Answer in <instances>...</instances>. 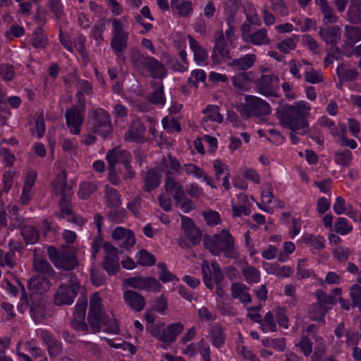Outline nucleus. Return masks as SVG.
Listing matches in <instances>:
<instances>
[{"mask_svg":"<svg viewBox=\"0 0 361 361\" xmlns=\"http://www.w3.org/2000/svg\"><path fill=\"white\" fill-rule=\"evenodd\" d=\"M310 106L305 101L295 102L293 105L281 104L276 110V117L283 127H286L300 135H305L308 130L309 123L305 114Z\"/></svg>","mask_w":361,"mask_h":361,"instance_id":"1","label":"nucleus"},{"mask_svg":"<svg viewBox=\"0 0 361 361\" xmlns=\"http://www.w3.org/2000/svg\"><path fill=\"white\" fill-rule=\"evenodd\" d=\"M203 240L205 248L213 255L219 256L223 252L226 258L235 259L238 256L234 238L226 229H223L219 234L207 235Z\"/></svg>","mask_w":361,"mask_h":361,"instance_id":"2","label":"nucleus"},{"mask_svg":"<svg viewBox=\"0 0 361 361\" xmlns=\"http://www.w3.org/2000/svg\"><path fill=\"white\" fill-rule=\"evenodd\" d=\"M130 60L137 72L147 71L154 79H163L167 75V69L162 63L154 57L144 55L137 48L131 49Z\"/></svg>","mask_w":361,"mask_h":361,"instance_id":"3","label":"nucleus"},{"mask_svg":"<svg viewBox=\"0 0 361 361\" xmlns=\"http://www.w3.org/2000/svg\"><path fill=\"white\" fill-rule=\"evenodd\" d=\"M101 298L94 293L90 300V308L87 317L88 323L94 333L100 331L102 324L106 326V331L117 333L118 326L114 322H110L109 317L102 310Z\"/></svg>","mask_w":361,"mask_h":361,"instance_id":"4","label":"nucleus"},{"mask_svg":"<svg viewBox=\"0 0 361 361\" xmlns=\"http://www.w3.org/2000/svg\"><path fill=\"white\" fill-rule=\"evenodd\" d=\"M54 190L56 195H61L59 201V206L61 207V216L65 218L70 222H73L79 225L84 224L82 219H78L73 214L71 209V197L73 195L72 188L67 185L66 173L63 171L61 175H59L56 180L53 182Z\"/></svg>","mask_w":361,"mask_h":361,"instance_id":"5","label":"nucleus"},{"mask_svg":"<svg viewBox=\"0 0 361 361\" xmlns=\"http://www.w3.org/2000/svg\"><path fill=\"white\" fill-rule=\"evenodd\" d=\"M61 280L64 281L54 295V303L58 306L71 305L80 288V284L77 276L73 273L61 275Z\"/></svg>","mask_w":361,"mask_h":361,"instance_id":"6","label":"nucleus"},{"mask_svg":"<svg viewBox=\"0 0 361 361\" xmlns=\"http://www.w3.org/2000/svg\"><path fill=\"white\" fill-rule=\"evenodd\" d=\"M111 22L113 28L111 49L118 59L125 62L124 52L128 46L129 33L123 29V25L120 20L113 18Z\"/></svg>","mask_w":361,"mask_h":361,"instance_id":"7","label":"nucleus"},{"mask_svg":"<svg viewBox=\"0 0 361 361\" xmlns=\"http://www.w3.org/2000/svg\"><path fill=\"white\" fill-rule=\"evenodd\" d=\"M240 115L246 118L252 116H261L271 113L269 104L257 97L248 95L245 97V103L239 106Z\"/></svg>","mask_w":361,"mask_h":361,"instance_id":"8","label":"nucleus"},{"mask_svg":"<svg viewBox=\"0 0 361 361\" xmlns=\"http://www.w3.org/2000/svg\"><path fill=\"white\" fill-rule=\"evenodd\" d=\"M27 309H29L30 315L36 323L42 322L52 315L51 310L39 295L30 294L29 305L27 307H23V312Z\"/></svg>","mask_w":361,"mask_h":361,"instance_id":"9","label":"nucleus"},{"mask_svg":"<svg viewBox=\"0 0 361 361\" xmlns=\"http://www.w3.org/2000/svg\"><path fill=\"white\" fill-rule=\"evenodd\" d=\"M90 123L91 132L98 134L105 138L111 133L113 128L108 113L102 109H97L92 112Z\"/></svg>","mask_w":361,"mask_h":361,"instance_id":"10","label":"nucleus"},{"mask_svg":"<svg viewBox=\"0 0 361 361\" xmlns=\"http://www.w3.org/2000/svg\"><path fill=\"white\" fill-rule=\"evenodd\" d=\"M279 78L275 74L262 75L255 81L257 91L265 97H279Z\"/></svg>","mask_w":361,"mask_h":361,"instance_id":"11","label":"nucleus"},{"mask_svg":"<svg viewBox=\"0 0 361 361\" xmlns=\"http://www.w3.org/2000/svg\"><path fill=\"white\" fill-rule=\"evenodd\" d=\"M221 58L231 59L230 50L224 35L221 30L214 34V47L212 54V60L215 64L221 63Z\"/></svg>","mask_w":361,"mask_h":361,"instance_id":"12","label":"nucleus"},{"mask_svg":"<svg viewBox=\"0 0 361 361\" xmlns=\"http://www.w3.org/2000/svg\"><path fill=\"white\" fill-rule=\"evenodd\" d=\"M85 109V104L81 102L79 106H75L65 113L67 126L70 129L73 128L71 131L75 135L80 133V126L84 120Z\"/></svg>","mask_w":361,"mask_h":361,"instance_id":"13","label":"nucleus"},{"mask_svg":"<svg viewBox=\"0 0 361 361\" xmlns=\"http://www.w3.org/2000/svg\"><path fill=\"white\" fill-rule=\"evenodd\" d=\"M125 283L131 288L147 291L159 292L161 288L160 283L154 277L136 276L126 279Z\"/></svg>","mask_w":361,"mask_h":361,"instance_id":"14","label":"nucleus"},{"mask_svg":"<svg viewBox=\"0 0 361 361\" xmlns=\"http://www.w3.org/2000/svg\"><path fill=\"white\" fill-rule=\"evenodd\" d=\"M181 220L182 228L192 245L200 244L202 239L201 231L195 225L190 218L181 216Z\"/></svg>","mask_w":361,"mask_h":361,"instance_id":"15","label":"nucleus"},{"mask_svg":"<svg viewBox=\"0 0 361 361\" xmlns=\"http://www.w3.org/2000/svg\"><path fill=\"white\" fill-rule=\"evenodd\" d=\"M106 159L109 167H115L117 163H121L123 166L130 162L131 155L127 150L121 149L120 147H115L108 151Z\"/></svg>","mask_w":361,"mask_h":361,"instance_id":"16","label":"nucleus"},{"mask_svg":"<svg viewBox=\"0 0 361 361\" xmlns=\"http://www.w3.org/2000/svg\"><path fill=\"white\" fill-rule=\"evenodd\" d=\"M87 305V301L84 300L78 302L75 307L71 325L78 331H88V326L85 322Z\"/></svg>","mask_w":361,"mask_h":361,"instance_id":"17","label":"nucleus"},{"mask_svg":"<svg viewBox=\"0 0 361 361\" xmlns=\"http://www.w3.org/2000/svg\"><path fill=\"white\" fill-rule=\"evenodd\" d=\"M145 125L140 121L135 120L131 122L128 130L124 135V139L127 141L142 143L145 140Z\"/></svg>","mask_w":361,"mask_h":361,"instance_id":"18","label":"nucleus"},{"mask_svg":"<svg viewBox=\"0 0 361 361\" xmlns=\"http://www.w3.org/2000/svg\"><path fill=\"white\" fill-rule=\"evenodd\" d=\"M123 299L127 305L135 312L142 311L146 304L145 298L134 290H126L123 294Z\"/></svg>","mask_w":361,"mask_h":361,"instance_id":"19","label":"nucleus"},{"mask_svg":"<svg viewBox=\"0 0 361 361\" xmlns=\"http://www.w3.org/2000/svg\"><path fill=\"white\" fill-rule=\"evenodd\" d=\"M111 236L114 240H122L120 246L126 249L130 248L135 243L133 231L122 227H117L113 231Z\"/></svg>","mask_w":361,"mask_h":361,"instance_id":"20","label":"nucleus"},{"mask_svg":"<svg viewBox=\"0 0 361 361\" xmlns=\"http://www.w3.org/2000/svg\"><path fill=\"white\" fill-rule=\"evenodd\" d=\"M249 287L245 284L239 282H234L231 284V296L233 299H238L245 305L250 303L252 298L248 293Z\"/></svg>","mask_w":361,"mask_h":361,"instance_id":"21","label":"nucleus"},{"mask_svg":"<svg viewBox=\"0 0 361 361\" xmlns=\"http://www.w3.org/2000/svg\"><path fill=\"white\" fill-rule=\"evenodd\" d=\"M50 288L49 279L42 276H35L28 281L27 288L32 291L30 294L41 295Z\"/></svg>","mask_w":361,"mask_h":361,"instance_id":"22","label":"nucleus"},{"mask_svg":"<svg viewBox=\"0 0 361 361\" xmlns=\"http://www.w3.org/2000/svg\"><path fill=\"white\" fill-rule=\"evenodd\" d=\"M162 174L158 168H152L145 173L144 180V190L150 192L158 188L161 183Z\"/></svg>","mask_w":361,"mask_h":361,"instance_id":"23","label":"nucleus"},{"mask_svg":"<svg viewBox=\"0 0 361 361\" xmlns=\"http://www.w3.org/2000/svg\"><path fill=\"white\" fill-rule=\"evenodd\" d=\"M183 324L180 322H176L169 324L159 334V340L162 342L173 343L176 340V337L183 330Z\"/></svg>","mask_w":361,"mask_h":361,"instance_id":"24","label":"nucleus"},{"mask_svg":"<svg viewBox=\"0 0 361 361\" xmlns=\"http://www.w3.org/2000/svg\"><path fill=\"white\" fill-rule=\"evenodd\" d=\"M344 37L346 38V42L343 45V49L347 50L348 48L353 47L357 42L361 40V27L345 25Z\"/></svg>","mask_w":361,"mask_h":361,"instance_id":"25","label":"nucleus"},{"mask_svg":"<svg viewBox=\"0 0 361 361\" xmlns=\"http://www.w3.org/2000/svg\"><path fill=\"white\" fill-rule=\"evenodd\" d=\"M341 29L338 25H331L326 28L320 27L319 35L328 44L336 45L341 37Z\"/></svg>","mask_w":361,"mask_h":361,"instance_id":"26","label":"nucleus"},{"mask_svg":"<svg viewBox=\"0 0 361 361\" xmlns=\"http://www.w3.org/2000/svg\"><path fill=\"white\" fill-rule=\"evenodd\" d=\"M44 343L48 348L49 356L56 357L62 352V345L55 338L52 337L47 331H42L40 334Z\"/></svg>","mask_w":361,"mask_h":361,"instance_id":"27","label":"nucleus"},{"mask_svg":"<svg viewBox=\"0 0 361 361\" xmlns=\"http://www.w3.org/2000/svg\"><path fill=\"white\" fill-rule=\"evenodd\" d=\"M257 59L255 54H246L239 59L232 60L228 66L238 71H245L253 66Z\"/></svg>","mask_w":361,"mask_h":361,"instance_id":"28","label":"nucleus"},{"mask_svg":"<svg viewBox=\"0 0 361 361\" xmlns=\"http://www.w3.org/2000/svg\"><path fill=\"white\" fill-rule=\"evenodd\" d=\"M315 3L319 6L324 15L323 22L325 24L334 23L338 20V17L333 12V8L329 6L326 0H315Z\"/></svg>","mask_w":361,"mask_h":361,"instance_id":"29","label":"nucleus"},{"mask_svg":"<svg viewBox=\"0 0 361 361\" xmlns=\"http://www.w3.org/2000/svg\"><path fill=\"white\" fill-rule=\"evenodd\" d=\"M219 106L216 105H209L203 111L202 113L207 114L204 116L201 121V126L204 127V123L209 121L221 123L223 121V116L219 112Z\"/></svg>","mask_w":361,"mask_h":361,"instance_id":"30","label":"nucleus"},{"mask_svg":"<svg viewBox=\"0 0 361 361\" xmlns=\"http://www.w3.org/2000/svg\"><path fill=\"white\" fill-rule=\"evenodd\" d=\"M59 260L56 267L66 271L73 270L78 266V261L73 253L68 254L64 252Z\"/></svg>","mask_w":361,"mask_h":361,"instance_id":"31","label":"nucleus"},{"mask_svg":"<svg viewBox=\"0 0 361 361\" xmlns=\"http://www.w3.org/2000/svg\"><path fill=\"white\" fill-rule=\"evenodd\" d=\"M188 38L190 39V48L194 52V58L195 61L198 64L204 63L208 58L207 52L200 45L199 42L191 36H188Z\"/></svg>","mask_w":361,"mask_h":361,"instance_id":"32","label":"nucleus"},{"mask_svg":"<svg viewBox=\"0 0 361 361\" xmlns=\"http://www.w3.org/2000/svg\"><path fill=\"white\" fill-rule=\"evenodd\" d=\"M357 0H350L347 12V20L352 24H361V7Z\"/></svg>","mask_w":361,"mask_h":361,"instance_id":"33","label":"nucleus"},{"mask_svg":"<svg viewBox=\"0 0 361 361\" xmlns=\"http://www.w3.org/2000/svg\"><path fill=\"white\" fill-rule=\"evenodd\" d=\"M118 256L105 255L102 261V267L109 275H114L120 269Z\"/></svg>","mask_w":361,"mask_h":361,"instance_id":"34","label":"nucleus"},{"mask_svg":"<svg viewBox=\"0 0 361 361\" xmlns=\"http://www.w3.org/2000/svg\"><path fill=\"white\" fill-rule=\"evenodd\" d=\"M20 233L27 244H35L39 238L38 231L35 227L25 225L21 228Z\"/></svg>","mask_w":361,"mask_h":361,"instance_id":"35","label":"nucleus"},{"mask_svg":"<svg viewBox=\"0 0 361 361\" xmlns=\"http://www.w3.org/2000/svg\"><path fill=\"white\" fill-rule=\"evenodd\" d=\"M327 311V308L320 304H313L309 310L308 317L311 320L324 322V318Z\"/></svg>","mask_w":361,"mask_h":361,"instance_id":"36","label":"nucleus"},{"mask_svg":"<svg viewBox=\"0 0 361 361\" xmlns=\"http://www.w3.org/2000/svg\"><path fill=\"white\" fill-rule=\"evenodd\" d=\"M33 267L36 271L41 274H46L51 276L54 273V269L48 261L42 257H35L33 260Z\"/></svg>","mask_w":361,"mask_h":361,"instance_id":"37","label":"nucleus"},{"mask_svg":"<svg viewBox=\"0 0 361 361\" xmlns=\"http://www.w3.org/2000/svg\"><path fill=\"white\" fill-rule=\"evenodd\" d=\"M105 197L107 205L111 208H117L121 204V196L114 188L106 186Z\"/></svg>","mask_w":361,"mask_h":361,"instance_id":"38","label":"nucleus"},{"mask_svg":"<svg viewBox=\"0 0 361 361\" xmlns=\"http://www.w3.org/2000/svg\"><path fill=\"white\" fill-rule=\"evenodd\" d=\"M136 259L137 263L143 267H151L154 265L156 262L154 255L144 249L137 253Z\"/></svg>","mask_w":361,"mask_h":361,"instance_id":"39","label":"nucleus"},{"mask_svg":"<svg viewBox=\"0 0 361 361\" xmlns=\"http://www.w3.org/2000/svg\"><path fill=\"white\" fill-rule=\"evenodd\" d=\"M242 274L249 284L258 283L260 279L259 271L254 267L246 265L242 269Z\"/></svg>","mask_w":361,"mask_h":361,"instance_id":"40","label":"nucleus"},{"mask_svg":"<svg viewBox=\"0 0 361 361\" xmlns=\"http://www.w3.org/2000/svg\"><path fill=\"white\" fill-rule=\"evenodd\" d=\"M31 44L37 49H42L46 46L47 37L43 33V30L41 27H38L34 30L31 38Z\"/></svg>","mask_w":361,"mask_h":361,"instance_id":"41","label":"nucleus"},{"mask_svg":"<svg viewBox=\"0 0 361 361\" xmlns=\"http://www.w3.org/2000/svg\"><path fill=\"white\" fill-rule=\"evenodd\" d=\"M248 40L254 45H262L269 43V39L267 35V30L264 28L260 29L257 32L249 35Z\"/></svg>","mask_w":361,"mask_h":361,"instance_id":"42","label":"nucleus"},{"mask_svg":"<svg viewBox=\"0 0 361 361\" xmlns=\"http://www.w3.org/2000/svg\"><path fill=\"white\" fill-rule=\"evenodd\" d=\"M336 73L340 80L343 81H353L357 78L359 74L355 68L347 69L343 66L337 68Z\"/></svg>","mask_w":361,"mask_h":361,"instance_id":"43","label":"nucleus"},{"mask_svg":"<svg viewBox=\"0 0 361 361\" xmlns=\"http://www.w3.org/2000/svg\"><path fill=\"white\" fill-rule=\"evenodd\" d=\"M353 161V154L349 149L337 152L335 153V161L344 167L350 166Z\"/></svg>","mask_w":361,"mask_h":361,"instance_id":"44","label":"nucleus"},{"mask_svg":"<svg viewBox=\"0 0 361 361\" xmlns=\"http://www.w3.org/2000/svg\"><path fill=\"white\" fill-rule=\"evenodd\" d=\"M210 334L212 336V342L214 346L219 348L223 345L225 339L223 335V329L220 324H215L213 326L210 331Z\"/></svg>","mask_w":361,"mask_h":361,"instance_id":"45","label":"nucleus"},{"mask_svg":"<svg viewBox=\"0 0 361 361\" xmlns=\"http://www.w3.org/2000/svg\"><path fill=\"white\" fill-rule=\"evenodd\" d=\"M305 79L307 82L317 84L322 82L324 80V77L320 71H316L310 66L305 69Z\"/></svg>","mask_w":361,"mask_h":361,"instance_id":"46","label":"nucleus"},{"mask_svg":"<svg viewBox=\"0 0 361 361\" xmlns=\"http://www.w3.org/2000/svg\"><path fill=\"white\" fill-rule=\"evenodd\" d=\"M298 42V38L295 36L281 40L276 46L280 51L288 54L290 50H294Z\"/></svg>","mask_w":361,"mask_h":361,"instance_id":"47","label":"nucleus"},{"mask_svg":"<svg viewBox=\"0 0 361 361\" xmlns=\"http://www.w3.org/2000/svg\"><path fill=\"white\" fill-rule=\"evenodd\" d=\"M97 189L95 183L89 181L82 182L80 185L78 194L81 199L87 200Z\"/></svg>","mask_w":361,"mask_h":361,"instance_id":"48","label":"nucleus"},{"mask_svg":"<svg viewBox=\"0 0 361 361\" xmlns=\"http://www.w3.org/2000/svg\"><path fill=\"white\" fill-rule=\"evenodd\" d=\"M262 343L264 347L274 348L278 351H283L286 348L285 338H264L262 340Z\"/></svg>","mask_w":361,"mask_h":361,"instance_id":"49","label":"nucleus"},{"mask_svg":"<svg viewBox=\"0 0 361 361\" xmlns=\"http://www.w3.org/2000/svg\"><path fill=\"white\" fill-rule=\"evenodd\" d=\"M147 99L149 102L154 104L164 105L166 99L164 95V86L161 84L157 90H155L147 96Z\"/></svg>","mask_w":361,"mask_h":361,"instance_id":"50","label":"nucleus"},{"mask_svg":"<svg viewBox=\"0 0 361 361\" xmlns=\"http://www.w3.org/2000/svg\"><path fill=\"white\" fill-rule=\"evenodd\" d=\"M268 273L280 277H289L292 274V270L288 266L280 267L278 264H272L269 267Z\"/></svg>","mask_w":361,"mask_h":361,"instance_id":"51","label":"nucleus"},{"mask_svg":"<svg viewBox=\"0 0 361 361\" xmlns=\"http://www.w3.org/2000/svg\"><path fill=\"white\" fill-rule=\"evenodd\" d=\"M353 229L351 225L348 224L347 219L343 217H338L334 225V230L341 235H345Z\"/></svg>","mask_w":361,"mask_h":361,"instance_id":"52","label":"nucleus"},{"mask_svg":"<svg viewBox=\"0 0 361 361\" xmlns=\"http://www.w3.org/2000/svg\"><path fill=\"white\" fill-rule=\"evenodd\" d=\"M302 63L308 66L311 65V63L305 59H302L301 62L298 61L295 59H291L288 62V66L290 67V73L298 80L302 78V75L300 73V68H301Z\"/></svg>","mask_w":361,"mask_h":361,"instance_id":"53","label":"nucleus"},{"mask_svg":"<svg viewBox=\"0 0 361 361\" xmlns=\"http://www.w3.org/2000/svg\"><path fill=\"white\" fill-rule=\"evenodd\" d=\"M157 267L160 269L161 273L159 279L163 283H168L176 279V276L167 269L166 264L164 262H159Z\"/></svg>","mask_w":361,"mask_h":361,"instance_id":"54","label":"nucleus"},{"mask_svg":"<svg viewBox=\"0 0 361 361\" xmlns=\"http://www.w3.org/2000/svg\"><path fill=\"white\" fill-rule=\"evenodd\" d=\"M202 279L204 285L210 290L213 289L214 285L212 281V271L207 262L202 264Z\"/></svg>","mask_w":361,"mask_h":361,"instance_id":"55","label":"nucleus"},{"mask_svg":"<svg viewBox=\"0 0 361 361\" xmlns=\"http://www.w3.org/2000/svg\"><path fill=\"white\" fill-rule=\"evenodd\" d=\"M174 9L177 11L180 17L185 18L188 17L192 11V4L190 1H182Z\"/></svg>","mask_w":361,"mask_h":361,"instance_id":"56","label":"nucleus"},{"mask_svg":"<svg viewBox=\"0 0 361 361\" xmlns=\"http://www.w3.org/2000/svg\"><path fill=\"white\" fill-rule=\"evenodd\" d=\"M304 242L314 249L322 250L324 248V239L321 236L309 235L303 238Z\"/></svg>","mask_w":361,"mask_h":361,"instance_id":"57","label":"nucleus"},{"mask_svg":"<svg viewBox=\"0 0 361 361\" xmlns=\"http://www.w3.org/2000/svg\"><path fill=\"white\" fill-rule=\"evenodd\" d=\"M315 296L317 300V303H320L324 305H333L336 302V298L333 295L326 294L324 291L322 290H318L315 292Z\"/></svg>","mask_w":361,"mask_h":361,"instance_id":"58","label":"nucleus"},{"mask_svg":"<svg viewBox=\"0 0 361 361\" xmlns=\"http://www.w3.org/2000/svg\"><path fill=\"white\" fill-rule=\"evenodd\" d=\"M105 27V22L103 20H100L97 22L92 30L91 36L93 37L99 44L104 40L102 33Z\"/></svg>","mask_w":361,"mask_h":361,"instance_id":"59","label":"nucleus"},{"mask_svg":"<svg viewBox=\"0 0 361 361\" xmlns=\"http://www.w3.org/2000/svg\"><path fill=\"white\" fill-rule=\"evenodd\" d=\"M164 186L166 192L174 193L178 191V187H183L175 180V178L171 176L170 171H166Z\"/></svg>","mask_w":361,"mask_h":361,"instance_id":"60","label":"nucleus"},{"mask_svg":"<svg viewBox=\"0 0 361 361\" xmlns=\"http://www.w3.org/2000/svg\"><path fill=\"white\" fill-rule=\"evenodd\" d=\"M248 80L247 74L245 72H241L233 77L232 83L235 87L239 90H243Z\"/></svg>","mask_w":361,"mask_h":361,"instance_id":"61","label":"nucleus"},{"mask_svg":"<svg viewBox=\"0 0 361 361\" xmlns=\"http://www.w3.org/2000/svg\"><path fill=\"white\" fill-rule=\"evenodd\" d=\"M305 356H309L312 352V343L307 336H303L299 343L295 345Z\"/></svg>","mask_w":361,"mask_h":361,"instance_id":"62","label":"nucleus"},{"mask_svg":"<svg viewBox=\"0 0 361 361\" xmlns=\"http://www.w3.org/2000/svg\"><path fill=\"white\" fill-rule=\"evenodd\" d=\"M90 279L92 284L95 286H100L105 282L104 274L100 271L95 269L94 267L90 271Z\"/></svg>","mask_w":361,"mask_h":361,"instance_id":"63","label":"nucleus"},{"mask_svg":"<svg viewBox=\"0 0 361 361\" xmlns=\"http://www.w3.org/2000/svg\"><path fill=\"white\" fill-rule=\"evenodd\" d=\"M49 7L56 18L60 19L63 16V5L61 0H49Z\"/></svg>","mask_w":361,"mask_h":361,"instance_id":"64","label":"nucleus"}]
</instances>
